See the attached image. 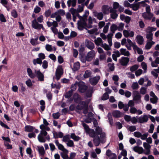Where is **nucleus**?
Listing matches in <instances>:
<instances>
[{
	"instance_id": "obj_1",
	"label": "nucleus",
	"mask_w": 159,
	"mask_h": 159,
	"mask_svg": "<svg viewBox=\"0 0 159 159\" xmlns=\"http://www.w3.org/2000/svg\"><path fill=\"white\" fill-rule=\"evenodd\" d=\"M100 135V137L102 139V142H104L103 139L106 138V134L105 132H102V128L99 126L96 127L95 129V131L94 130V133L93 134H91V137H93L94 135L98 136Z\"/></svg>"
},
{
	"instance_id": "obj_2",
	"label": "nucleus",
	"mask_w": 159,
	"mask_h": 159,
	"mask_svg": "<svg viewBox=\"0 0 159 159\" xmlns=\"http://www.w3.org/2000/svg\"><path fill=\"white\" fill-rule=\"evenodd\" d=\"M39 58L37 59H34L33 60V64L34 65H36L37 64L41 65L42 63V60L45 58V54L42 53H40L38 55Z\"/></svg>"
},
{
	"instance_id": "obj_3",
	"label": "nucleus",
	"mask_w": 159,
	"mask_h": 159,
	"mask_svg": "<svg viewBox=\"0 0 159 159\" xmlns=\"http://www.w3.org/2000/svg\"><path fill=\"white\" fill-rule=\"evenodd\" d=\"M91 137L93 138V142L94 144L96 146H98L101 143H104L106 142V138H104L103 139L104 142H102V139L101 137L100 136H99L94 135V137Z\"/></svg>"
},
{
	"instance_id": "obj_4",
	"label": "nucleus",
	"mask_w": 159,
	"mask_h": 159,
	"mask_svg": "<svg viewBox=\"0 0 159 159\" xmlns=\"http://www.w3.org/2000/svg\"><path fill=\"white\" fill-rule=\"evenodd\" d=\"M48 133L45 130H42L41 131L40 133L38 136V139L40 143H44L46 141L45 139L44 136L47 135Z\"/></svg>"
},
{
	"instance_id": "obj_5",
	"label": "nucleus",
	"mask_w": 159,
	"mask_h": 159,
	"mask_svg": "<svg viewBox=\"0 0 159 159\" xmlns=\"http://www.w3.org/2000/svg\"><path fill=\"white\" fill-rule=\"evenodd\" d=\"M82 125L83 126L85 133L87 134H89L91 137V134H93L94 130L93 129H91L89 128L88 125L84 123L83 121L82 122Z\"/></svg>"
},
{
	"instance_id": "obj_6",
	"label": "nucleus",
	"mask_w": 159,
	"mask_h": 159,
	"mask_svg": "<svg viewBox=\"0 0 159 159\" xmlns=\"http://www.w3.org/2000/svg\"><path fill=\"white\" fill-rule=\"evenodd\" d=\"M32 26L35 29L40 30L44 29V28L42 24H39L37 22L36 19H34L32 22Z\"/></svg>"
},
{
	"instance_id": "obj_7",
	"label": "nucleus",
	"mask_w": 159,
	"mask_h": 159,
	"mask_svg": "<svg viewBox=\"0 0 159 159\" xmlns=\"http://www.w3.org/2000/svg\"><path fill=\"white\" fill-rule=\"evenodd\" d=\"M78 105L76 107V108L77 110H83L84 107L88 106V103L84 101H80L78 103Z\"/></svg>"
},
{
	"instance_id": "obj_8",
	"label": "nucleus",
	"mask_w": 159,
	"mask_h": 159,
	"mask_svg": "<svg viewBox=\"0 0 159 159\" xmlns=\"http://www.w3.org/2000/svg\"><path fill=\"white\" fill-rule=\"evenodd\" d=\"M119 62L122 66H126L129 63V58L128 57H122L119 60Z\"/></svg>"
},
{
	"instance_id": "obj_9",
	"label": "nucleus",
	"mask_w": 159,
	"mask_h": 159,
	"mask_svg": "<svg viewBox=\"0 0 159 159\" xmlns=\"http://www.w3.org/2000/svg\"><path fill=\"white\" fill-rule=\"evenodd\" d=\"M148 120V116L146 115H144L143 116H141L138 118V122L140 124L143 123L147 122Z\"/></svg>"
},
{
	"instance_id": "obj_10",
	"label": "nucleus",
	"mask_w": 159,
	"mask_h": 159,
	"mask_svg": "<svg viewBox=\"0 0 159 159\" xmlns=\"http://www.w3.org/2000/svg\"><path fill=\"white\" fill-rule=\"evenodd\" d=\"M63 73V70L61 67L56 70L55 75L57 80H58L61 78V75Z\"/></svg>"
},
{
	"instance_id": "obj_11",
	"label": "nucleus",
	"mask_w": 159,
	"mask_h": 159,
	"mask_svg": "<svg viewBox=\"0 0 159 159\" xmlns=\"http://www.w3.org/2000/svg\"><path fill=\"white\" fill-rule=\"evenodd\" d=\"M73 98L74 102L76 103H78L83 100V98L81 96L77 93H75L74 94Z\"/></svg>"
},
{
	"instance_id": "obj_12",
	"label": "nucleus",
	"mask_w": 159,
	"mask_h": 159,
	"mask_svg": "<svg viewBox=\"0 0 159 159\" xmlns=\"http://www.w3.org/2000/svg\"><path fill=\"white\" fill-rule=\"evenodd\" d=\"M35 73L36 74V76L38 78V80L41 81H43L44 80V76L43 74L40 70H35Z\"/></svg>"
},
{
	"instance_id": "obj_13",
	"label": "nucleus",
	"mask_w": 159,
	"mask_h": 159,
	"mask_svg": "<svg viewBox=\"0 0 159 159\" xmlns=\"http://www.w3.org/2000/svg\"><path fill=\"white\" fill-rule=\"evenodd\" d=\"M94 56V52L93 50H91L87 54L86 57L87 61H91L93 58Z\"/></svg>"
},
{
	"instance_id": "obj_14",
	"label": "nucleus",
	"mask_w": 159,
	"mask_h": 159,
	"mask_svg": "<svg viewBox=\"0 0 159 159\" xmlns=\"http://www.w3.org/2000/svg\"><path fill=\"white\" fill-rule=\"evenodd\" d=\"M142 16L145 20H150L153 16V14L151 13H147L146 12H144L142 14Z\"/></svg>"
},
{
	"instance_id": "obj_15",
	"label": "nucleus",
	"mask_w": 159,
	"mask_h": 159,
	"mask_svg": "<svg viewBox=\"0 0 159 159\" xmlns=\"http://www.w3.org/2000/svg\"><path fill=\"white\" fill-rule=\"evenodd\" d=\"M79 91L81 93H84L88 89V86L86 85L81 84L79 83Z\"/></svg>"
},
{
	"instance_id": "obj_16",
	"label": "nucleus",
	"mask_w": 159,
	"mask_h": 159,
	"mask_svg": "<svg viewBox=\"0 0 159 159\" xmlns=\"http://www.w3.org/2000/svg\"><path fill=\"white\" fill-rule=\"evenodd\" d=\"M86 46L89 49L92 50L94 48V43L90 41L87 40L86 42Z\"/></svg>"
},
{
	"instance_id": "obj_17",
	"label": "nucleus",
	"mask_w": 159,
	"mask_h": 159,
	"mask_svg": "<svg viewBox=\"0 0 159 159\" xmlns=\"http://www.w3.org/2000/svg\"><path fill=\"white\" fill-rule=\"evenodd\" d=\"M134 97L133 99L134 101H139L140 99L141 96L139 92L138 91H134L133 92Z\"/></svg>"
},
{
	"instance_id": "obj_18",
	"label": "nucleus",
	"mask_w": 159,
	"mask_h": 159,
	"mask_svg": "<svg viewBox=\"0 0 159 159\" xmlns=\"http://www.w3.org/2000/svg\"><path fill=\"white\" fill-rule=\"evenodd\" d=\"M100 79V77L99 76H98L93 78L90 81L91 84L93 85H96Z\"/></svg>"
},
{
	"instance_id": "obj_19",
	"label": "nucleus",
	"mask_w": 159,
	"mask_h": 159,
	"mask_svg": "<svg viewBox=\"0 0 159 159\" xmlns=\"http://www.w3.org/2000/svg\"><path fill=\"white\" fill-rule=\"evenodd\" d=\"M112 114L114 117L118 118L122 117V113L119 111L116 110L112 112Z\"/></svg>"
},
{
	"instance_id": "obj_20",
	"label": "nucleus",
	"mask_w": 159,
	"mask_h": 159,
	"mask_svg": "<svg viewBox=\"0 0 159 159\" xmlns=\"http://www.w3.org/2000/svg\"><path fill=\"white\" fill-rule=\"evenodd\" d=\"M137 40V43L140 45H142L144 41L143 37L140 35H137L136 38Z\"/></svg>"
},
{
	"instance_id": "obj_21",
	"label": "nucleus",
	"mask_w": 159,
	"mask_h": 159,
	"mask_svg": "<svg viewBox=\"0 0 159 159\" xmlns=\"http://www.w3.org/2000/svg\"><path fill=\"white\" fill-rule=\"evenodd\" d=\"M27 72L28 75L30 78L34 79L36 76V75L32 72V71L30 68L27 69Z\"/></svg>"
},
{
	"instance_id": "obj_22",
	"label": "nucleus",
	"mask_w": 159,
	"mask_h": 159,
	"mask_svg": "<svg viewBox=\"0 0 159 159\" xmlns=\"http://www.w3.org/2000/svg\"><path fill=\"white\" fill-rule=\"evenodd\" d=\"M109 11V8L108 5H104L102 6V11L104 14H107V12L108 11Z\"/></svg>"
},
{
	"instance_id": "obj_23",
	"label": "nucleus",
	"mask_w": 159,
	"mask_h": 159,
	"mask_svg": "<svg viewBox=\"0 0 159 159\" xmlns=\"http://www.w3.org/2000/svg\"><path fill=\"white\" fill-rule=\"evenodd\" d=\"M154 43L155 42L152 41L147 42L145 46V48L148 50L150 49Z\"/></svg>"
},
{
	"instance_id": "obj_24",
	"label": "nucleus",
	"mask_w": 159,
	"mask_h": 159,
	"mask_svg": "<svg viewBox=\"0 0 159 159\" xmlns=\"http://www.w3.org/2000/svg\"><path fill=\"white\" fill-rule=\"evenodd\" d=\"M35 129L34 127L31 125H26L25 127V131L26 132H32Z\"/></svg>"
},
{
	"instance_id": "obj_25",
	"label": "nucleus",
	"mask_w": 159,
	"mask_h": 159,
	"mask_svg": "<svg viewBox=\"0 0 159 159\" xmlns=\"http://www.w3.org/2000/svg\"><path fill=\"white\" fill-rule=\"evenodd\" d=\"M73 92L72 90H70L66 92L64 95V96L66 98H70L72 95Z\"/></svg>"
},
{
	"instance_id": "obj_26",
	"label": "nucleus",
	"mask_w": 159,
	"mask_h": 159,
	"mask_svg": "<svg viewBox=\"0 0 159 159\" xmlns=\"http://www.w3.org/2000/svg\"><path fill=\"white\" fill-rule=\"evenodd\" d=\"M39 153L42 156H43L45 153L44 148L43 146L38 147Z\"/></svg>"
},
{
	"instance_id": "obj_27",
	"label": "nucleus",
	"mask_w": 159,
	"mask_h": 159,
	"mask_svg": "<svg viewBox=\"0 0 159 159\" xmlns=\"http://www.w3.org/2000/svg\"><path fill=\"white\" fill-rule=\"evenodd\" d=\"M79 84V82L77 81H76L74 84H72L71 85L70 90H72L73 93V91L76 89L77 86H78Z\"/></svg>"
},
{
	"instance_id": "obj_28",
	"label": "nucleus",
	"mask_w": 159,
	"mask_h": 159,
	"mask_svg": "<svg viewBox=\"0 0 159 159\" xmlns=\"http://www.w3.org/2000/svg\"><path fill=\"white\" fill-rule=\"evenodd\" d=\"M139 3L132 4H131L130 7L132 8L133 10L134 11L138 10L139 8Z\"/></svg>"
},
{
	"instance_id": "obj_29",
	"label": "nucleus",
	"mask_w": 159,
	"mask_h": 159,
	"mask_svg": "<svg viewBox=\"0 0 159 159\" xmlns=\"http://www.w3.org/2000/svg\"><path fill=\"white\" fill-rule=\"evenodd\" d=\"M51 87L52 89L56 88L57 89H60L61 87L60 83H58L57 84H54L52 83L51 84Z\"/></svg>"
},
{
	"instance_id": "obj_30",
	"label": "nucleus",
	"mask_w": 159,
	"mask_h": 159,
	"mask_svg": "<svg viewBox=\"0 0 159 159\" xmlns=\"http://www.w3.org/2000/svg\"><path fill=\"white\" fill-rule=\"evenodd\" d=\"M80 64L79 62H77L74 63L73 70L76 71L78 70L80 68Z\"/></svg>"
},
{
	"instance_id": "obj_31",
	"label": "nucleus",
	"mask_w": 159,
	"mask_h": 159,
	"mask_svg": "<svg viewBox=\"0 0 159 159\" xmlns=\"http://www.w3.org/2000/svg\"><path fill=\"white\" fill-rule=\"evenodd\" d=\"M92 72L91 71L89 70H86L84 75V78L86 79L90 77L91 75Z\"/></svg>"
},
{
	"instance_id": "obj_32",
	"label": "nucleus",
	"mask_w": 159,
	"mask_h": 159,
	"mask_svg": "<svg viewBox=\"0 0 159 159\" xmlns=\"http://www.w3.org/2000/svg\"><path fill=\"white\" fill-rule=\"evenodd\" d=\"M70 138L73 139L75 141H77L80 139V138L78 136H76L74 133L71 134Z\"/></svg>"
},
{
	"instance_id": "obj_33",
	"label": "nucleus",
	"mask_w": 159,
	"mask_h": 159,
	"mask_svg": "<svg viewBox=\"0 0 159 159\" xmlns=\"http://www.w3.org/2000/svg\"><path fill=\"white\" fill-rule=\"evenodd\" d=\"M118 29L117 25L114 24H113L110 27V30L111 32L114 33L115 31Z\"/></svg>"
},
{
	"instance_id": "obj_34",
	"label": "nucleus",
	"mask_w": 159,
	"mask_h": 159,
	"mask_svg": "<svg viewBox=\"0 0 159 159\" xmlns=\"http://www.w3.org/2000/svg\"><path fill=\"white\" fill-rule=\"evenodd\" d=\"M59 149L61 151H63L65 153H68V151L66 149H65L64 146L61 144H59V145L58 146Z\"/></svg>"
},
{
	"instance_id": "obj_35",
	"label": "nucleus",
	"mask_w": 159,
	"mask_h": 159,
	"mask_svg": "<svg viewBox=\"0 0 159 159\" xmlns=\"http://www.w3.org/2000/svg\"><path fill=\"white\" fill-rule=\"evenodd\" d=\"M80 55L81 56L80 59L81 61L83 63H85L86 61H87L86 57H84V55L83 53H80Z\"/></svg>"
},
{
	"instance_id": "obj_36",
	"label": "nucleus",
	"mask_w": 159,
	"mask_h": 159,
	"mask_svg": "<svg viewBox=\"0 0 159 159\" xmlns=\"http://www.w3.org/2000/svg\"><path fill=\"white\" fill-rule=\"evenodd\" d=\"M11 16L14 18H16L18 17V15L15 9H13L11 11Z\"/></svg>"
},
{
	"instance_id": "obj_37",
	"label": "nucleus",
	"mask_w": 159,
	"mask_h": 159,
	"mask_svg": "<svg viewBox=\"0 0 159 159\" xmlns=\"http://www.w3.org/2000/svg\"><path fill=\"white\" fill-rule=\"evenodd\" d=\"M110 24V23L108 22L107 23L106 25L104 26L103 31V32L104 34H106L107 33L108 30L109 25Z\"/></svg>"
},
{
	"instance_id": "obj_38",
	"label": "nucleus",
	"mask_w": 159,
	"mask_h": 159,
	"mask_svg": "<svg viewBox=\"0 0 159 159\" xmlns=\"http://www.w3.org/2000/svg\"><path fill=\"white\" fill-rule=\"evenodd\" d=\"M139 66L135 64L134 65L130 67V70L132 72H133L136 70L138 68Z\"/></svg>"
},
{
	"instance_id": "obj_39",
	"label": "nucleus",
	"mask_w": 159,
	"mask_h": 159,
	"mask_svg": "<svg viewBox=\"0 0 159 159\" xmlns=\"http://www.w3.org/2000/svg\"><path fill=\"white\" fill-rule=\"evenodd\" d=\"M109 69L111 71H113L115 70L114 64L109 63L107 65Z\"/></svg>"
},
{
	"instance_id": "obj_40",
	"label": "nucleus",
	"mask_w": 159,
	"mask_h": 159,
	"mask_svg": "<svg viewBox=\"0 0 159 159\" xmlns=\"http://www.w3.org/2000/svg\"><path fill=\"white\" fill-rule=\"evenodd\" d=\"M18 85L21 88V89L22 92H24L26 91L25 87L24 86V84L21 82H19L18 83Z\"/></svg>"
},
{
	"instance_id": "obj_41",
	"label": "nucleus",
	"mask_w": 159,
	"mask_h": 159,
	"mask_svg": "<svg viewBox=\"0 0 159 159\" xmlns=\"http://www.w3.org/2000/svg\"><path fill=\"white\" fill-rule=\"evenodd\" d=\"M93 90L92 89L89 90L87 91L86 93V96L87 98H90L92 96Z\"/></svg>"
},
{
	"instance_id": "obj_42",
	"label": "nucleus",
	"mask_w": 159,
	"mask_h": 159,
	"mask_svg": "<svg viewBox=\"0 0 159 159\" xmlns=\"http://www.w3.org/2000/svg\"><path fill=\"white\" fill-rule=\"evenodd\" d=\"M94 42L98 46L99 43L102 42V40L101 38L98 37L97 38V39L95 40Z\"/></svg>"
},
{
	"instance_id": "obj_43",
	"label": "nucleus",
	"mask_w": 159,
	"mask_h": 159,
	"mask_svg": "<svg viewBox=\"0 0 159 159\" xmlns=\"http://www.w3.org/2000/svg\"><path fill=\"white\" fill-rule=\"evenodd\" d=\"M158 98L157 96L156 97H153L150 98V100L151 102L153 104H155L157 102Z\"/></svg>"
},
{
	"instance_id": "obj_44",
	"label": "nucleus",
	"mask_w": 159,
	"mask_h": 159,
	"mask_svg": "<svg viewBox=\"0 0 159 159\" xmlns=\"http://www.w3.org/2000/svg\"><path fill=\"white\" fill-rule=\"evenodd\" d=\"M101 46L107 51H109L111 50V48L107 44L105 43L104 44L102 43Z\"/></svg>"
},
{
	"instance_id": "obj_45",
	"label": "nucleus",
	"mask_w": 159,
	"mask_h": 159,
	"mask_svg": "<svg viewBox=\"0 0 159 159\" xmlns=\"http://www.w3.org/2000/svg\"><path fill=\"white\" fill-rule=\"evenodd\" d=\"M139 87L138 84L137 82L133 83L131 86V88L133 89H136Z\"/></svg>"
},
{
	"instance_id": "obj_46",
	"label": "nucleus",
	"mask_w": 159,
	"mask_h": 159,
	"mask_svg": "<svg viewBox=\"0 0 159 159\" xmlns=\"http://www.w3.org/2000/svg\"><path fill=\"white\" fill-rule=\"evenodd\" d=\"M51 10L49 9L45 11L44 13V16L46 17H48L51 16Z\"/></svg>"
},
{
	"instance_id": "obj_47",
	"label": "nucleus",
	"mask_w": 159,
	"mask_h": 159,
	"mask_svg": "<svg viewBox=\"0 0 159 159\" xmlns=\"http://www.w3.org/2000/svg\"><path fill=\"white\" fill-rule=\"evenodd\" d=\"M0 20L1 22H5L7 21L4 15L0 13Z\"/></svg>"
},
{
	"instance_id": "obj_48",
	"label": "nucleus",
	"mask_w": 159,
	"mask_h": 159,
	"mask_svg": "<svg viewBox=\"0 0 159 159\" xmlns=\"http://www.w3.org/2000/svg\"><path fill=\"white\" fill-rule=\"evenodd\" d=\"M61 155L63 159H69V157L67 155V153L65 152H61Z\"/></svg>"
},
{
	"instance_id": "obj_49",
	"label": "nucleus",
	"mask_w": 159,
	"mask_h": 159,
	"mask_svg": "<svg viewBox=\"0 0 159 159\" xmlns=\"http://www.w3.org/2000/svg\"><path fill=\"white\" fill-rule=\"evenodd\" d=\"M109 97L108 93H105L102 97V100H106L108 99Z\"/></svg>"
},
{
	"instance_id": "obj_50",
	"label": "nucleus",
	"mask_w": 159,
	"mask_h": 159,
	"mask_svg": "<svg viewBox=\"0 0 159 159\" xmlns=\"http://www.w3.org/2000/svg\"><path fill=\"white\" fill-rule=\"evenodd\" d=\"M25 84L27 85L29 87L32 86L33 84L32 83L31 80L30 79H28L25 81Z\"/></svg>"
},
{
	"instance_id": "obj_51",
	"label": "nucleus",
	"mask_w": 159,
	"mask_h": 159,
	"mask_svg": "<svg viewBox=\"0 0 159 159\" xmlns=\"http://www.w3.org/2000/svg\"><path fill=\"white\" fill-rule=\"evenodd\" d=\"M153 34L148 33L146 35V38L148 39L150 41H152L153 39Z\"/></svg>"
},
{
	"instance_id": "obj_52",
	"label": "nucleus",
	"mask_w": 159,
	"mask_h": 159,
	"mask_svg": "<svg viewBox=\"0 0 159 159\" xmlns=\"http://www.w3.org/2000/svg\"><path fill=\"white\" fill-rule=\"evenodd\" d=\"M98 30V29L97 28L93 29L90 30H88V32L90 34H93L97 32Z\"/></svg>"
},
{
	"instance_id": "obj_53",
	"label": "nucleus",
	"mask_w": 159,
	"mask_h": 159,
	"mask_svg": "<svg viewBox=\"0 0 159 159\" xmlns=\"http://www.w3.org/2000/svg\"><path fill=\"white\" fill-rule=\"evenodd\" d=\"M46 50L49 52H51L52 50V45L48 44H47L45 47Z\"/></svg>"
},
{
	"instance_id": "obj_54",
	"label": "nucleus",
	"mask_w": 159,
	"mask_h": 159,
	"mask_svg": "<svg viewBox=\"0 0 159 159\" xmlns=\"http://www.w3.org/2000/svg\"><path fill=\"white\" fill-rule=\"evenodd\" d=\"M143 72V70L141 69H139L135 71V74L137 77L140 75Z\"/></svg>"
},
{
	"instance_id": "obj_55",
	"label": "nucleus",
	"mask_w": 159,
	"mask_h": 159,
	"mask_svg": "<svg viewBox=\"0 0 159 159\" xmlns=\"http://www.w3.org/2000/svg\"><path fill=\"white\" fill-rule=\"evenodd\" d=\"M103 14L102 12H99L97 16V17L98 19L99 20H101L103 18Z\"/></svg>"
},
{
	"instance_id": "obj_56",
	"label": "nucleus",
	"mask_w": 159,
	"mask_h": 159,
	"mask_svg": "<svg viewBox=\"0 0 159 159\" xmlns=\"http://www.w3.org/2000/svg\"><path fill=\"white\" fill-rule=\"evenodd\" d=\"M148 135V132L146 133L143 134H142V135L140 137L141 139L143 140L146 139Z\"/></svg>"
},
{
	"instance_id": "obj_57",
	"label": "nucleus",
	"mask_w": 159,
	"mask_h": 159,
	"mask_svg": "<svg viewBox=\"0 0 159 159\" xmlns=\"http://www.w3.org/2000/svg\"><path fill=\"white\" fill-rule=\"evenodd\" d=\"M70 11L71 12L72 15H75L76 13H78L77 10L72 7L70 8Z\"/></svg>"
},
{
	"instance_id": "obj_58",
	"label": "nucleus",
	"mask_w": 159,
	"mask_h": 159,
	"mask_svg": "<svg viewBox=\"0 0 159 159\" xmlns=\"http://www.w3.org/2000/svg\"><path fill=\"white\" fill-rule=\"evenodd\" d=\"M67 145L68 147H72L74 146V143L72 140H69L68 141Z\"/></svg>"
},
{
	"instance_id": "obj_59",
	"label": "nucleus",
	"mask_w": 159,
	"mask_h": 159,
	"mask_svg": "<svg viewBox=\"0 0 159 159\" xmlns=\"http://www.w3.org/2000/svg\"><path fill=\"white\" fill-rule=\"evenodd\" d=\"M42 67L44 69H47L48 67V62L46 60H44L43 61Z\"/></svg>"
},
{
	"instance_id": "obj_60",
	"label": "nucleus",
	"mask_w": 159,
	"mask_h": 159,
	"mask_svg": "<svg viewBox=\"0 0 159 159\" xmlns=\"http://www.w3.org/2000/svg\"><path fill=\"white\" fill-rule=\"evenodd\" d=\"M130 113L131 114H135L137 112V110L135 107H132L130 108Z\"/></svg>"
},
{
	"instance_id": "obj_61",
	"label": "nucleus",
	"mask_w": 159,
	"mask_h": 159,
	"mask_svg": "<svg viewBox=\"0 0 159 159\" xmlns=\"http://www.w3.org/2000/svg\"><path fill=\"white\" fill-rule=\"evenodd\" d=\"M123 35L125 38H128L129 36V33L127 30H124L123 31Z\"/></svg>"
},
{
	"instance_id": "obj_62",
	"label": "nucleus",
	"mask_w": 159,
	"mask_h": 159,
	"mask_svg": "<svg viewBox=\"0 0 159 159\" xmlns=\"http://www.w3.org/2000/svg\"><path fill=\"white\" fill-rule=\"evenodd\" d=\"M144 151V150L142 147L138 146L137 152L139 154H140L142 153Z\"/></svg>"
},
{
	"instance_id": "obj_63",
	"label": "nucleus",
	"mask_w": 159,
	"mask_h": 159,
	"mask_svg": "<svg viewBox=\"0 0 159 159\" xmlns=\"http://www.w3.org/2000/svg\"><path fill=\"white\" fill-rule=\"evenodd\" d=\"M125 104L123 103V102L121 101H119L118 102V106L119 108L120 109L123 108L125 107Z\"/></svg>"
},
{
	"instance_id": "obj_64",
	"label": "nucleus",
	"mask_w": 159,
	"mask_h": 159,
	"mask_svg": "<svg viewBox=\"0 0 159 159\" xmlns=\"http://www.w3.org/2000/svg\"><path fill=\"white\" fill-rule=\"evenodd\" d=\"M141 65L142 68L144 70V71H145V70H146L147 69V66L146 63L144 62H142L141 63Z\"/></svg>"
}]
</instances>
